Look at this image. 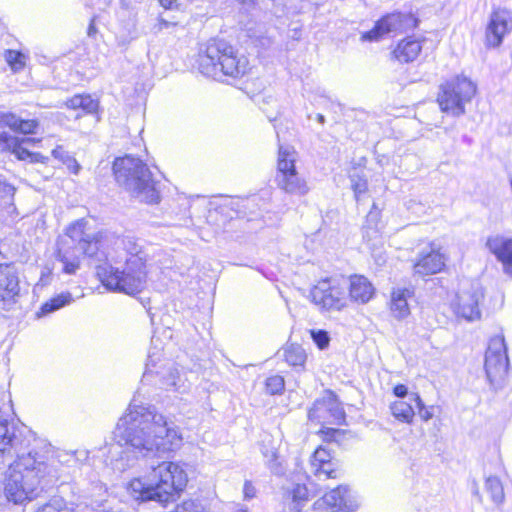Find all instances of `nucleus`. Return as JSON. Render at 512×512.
Listing matches in <instances>:
<instances>
[{"instance_id":"nucleus-34","label":"nucleus","mask_w":512,"mask_h":512,"mask_svg":"<svg viewBox=\"0 0 512 512\" xmlns=\"http://www.w3.org/2000/svg\"><path fill=\"white\" fill-rule=\"evenodd\" d=\"M38 512H73L62 500H53L42 506Z\"/></svg>"},{"instance_id":"nucleus-29","label":"nucleus","mask_w":512,"mask_h":512,"mask_svg":"<svg viewBox=\"0 0 512 512\" xmlns=\"http://www.w3.org/2000/svg\"><path fill=\"white\" fill-rule=\"evenodd\" d=\"M72 301V296L70 293H61L57 295L56 297L50 299L46 303H44L41 307L40 313H38V316L40 315H46L48 313H51L53 311H56L63 306L69 304Z\"/></svg>"},{"instance_id":"nucleus-50","label":"nucleus","mask_w":512,"mask_h":512,"mask_svg":"<svg viewBox=\"0 0 512 512\" xmlns=\"http://www.w3.org/2000/svg\"><path fill=\"white\" fill-rule=\"evenodd\" d=\"M170 26V22L164 20V19H161L160 20V23H159V29H163V28H168Z\"/></svg>"},{"instance_id":"nucleus-39","label":"nucleus","mask_w":512,"mask_h":512,"mask_svg":"<svg viewBox=\"0 0 512 512\" xmlns=\"http://www.w3.org/2000/svg\"><path fill=\"white\" fill-rule=\"evenodd\" d=\"M351 187L355 193L356 199H358L361 194L367 191V182L365 179L361 178L358 175H352Z\"/></svg>"},{"instance_id":"nucleus-6","label":"nucleus","mask_w":512,"mask_h":512,"mask_svg":"<svg viewBox=\"0 0 512 512\" xmlns=\"http://www.w3.org/2000/svg\"><path fill=\"white\" fill-rule=\"evenodd\" d=\"M248 66V59L238 56L234 48L224 40L209 41L198 57L200 72L215 80H221L223 76H243Z\"/></svg>"},{"instance_id":"nucleus-1","label":"nucleus","mask_w":512,"mask_h":512,"mask_svg":"<svg viewBox=\"0 0 512 512\" xmlns=\"http://www.w3.org/2000/svg\"><path fill=\"white\" fill-rule=\"evenodd\" d=\"M105 237V232L92 231L83 219L70 225L58 242L57 259L63 272L75 274L80 267L79 254H83L104 262L96 265V275L107 289L128 295L141 292L147 281V254L135 239L125 237L117 240L108 257L102 251Z\"/></svg>"},{"instance_id":"nucleus-35","label":"nucleus","mask_w":512,"mask_h":512,"mask_svg":"<svg viewBox=\"0 0 512 512\" xmlns=\"http://www.w3.org/2000/svg\"><path fill=\"white\" fill-rule=\"evenodd\" d=\"M310 334L319 349L323 350L329 346L330 337L325 330H311Z\"/></svg>"},{"instance_id":"nucleus-53","label":"nucleus","mask_w":512,"mask_h":512,"mask_svg":"<svg viewBox=\"0 0 512 512\" xmlns=\"http://www.w3.org/2000/svg\"><path fill=\"white\" fill-rule=\"evenodd\" d=\"M92 31H94V28H93L92 26H90V28H89V32H88V33H89V35H91V32H92Z\"/></svg>"},{"instance_id":"nucleus-41","label":"nucleus","mask_w":512,"mask_h":512,"mask_svg":"<svg viewBox=\"0 0 512 512\" xmlns=\"http://www.w3.org/2000/svg\"><path fill=\"white\" fill-rule=\"evenodd\" d=\"M81 109L86 113H94L98 109V101L93 99L90 95H82Z\"/></svg>"},{"instance_id":"nucleus-42","label":"nucleus","mask_w":512,"mask_h":512,"mask_svg":"<svg viewBox=\"0 0 512 512\" xmlns=\"http://www.w3.org/2000/svg\"><path fill=\"white\" fill-rule=\"evenodd\" d=\"M64 165H66V167L73 173V174H78L80 169H81V166L80 164L77 162V160L70 156V155H65V159H64Z\"/></svg>"},{"instance_id":"nucleus-23","label":"nucleus","mask_w":512,"mask_h":512,"mask_svg":"<svg viewBox=\"0 0 512 512\" xmlns=\"http://www.w3.org/2000/svg\"><path fill=\"white\" fill-rule=\"evenodd\" d=\"M10 148L13 149V154H15V156L20 160L30 158L32 162H36L39 161V158L41 157L40 154L31 153L26 148L22 147L21 144H18L17 139L11 135L5 132L0 133V151Z\"/></svg>"},{"instance_id":"nucleus-4","label":"nucleus","mask_w":512,"mask_h":512,"mask_svg":"<svg viewBox=\"0 0 512 512\" xmlns=\"http://www.w3.org/2000/svg\"><path fill=\"white\" fill-rule=\"evenodd\" d=\"M48 473L47 464L32 455L22 454L7 471L4 493L8 501L23 503L34 497L40 480Z\"/></svg>"},{"instance_id":"nucleus-3","label":"nucleus","mask_w":512,"mask_h":512,"mask_svg":"<svg viewBox=\"0 0 512 512\" xmlns=\"http://www.w3.org/2000/svg\"><path fill=\"white\" fill-rule=\"evenodd\" d=\"M148 480L149 483L140 478L131 480L127 487L129 494L137 501H154L165 507L185 489L188 475L179 463L163 461L152 466Z\"/></svg>"},{"instance_id":"nucleus-13","label":"nucleus","mask_w":512,"mask_h":512,"mask_svg":"<svg viewBox=\"0 0 512 512\" xmlns=\"http://www.w3.org/2000/svg\"><path fill=\"white\" fill-rule=\"evenodd\" d=\"M512 31V12L506 8H497L489 16L485 31L487 47H499L507 34Z\"/></svg>"},{"instance_id":"nucleus-7","label":"nucleus","mask_w":512,"mask_h":512,"mask_svg":"<svg viewBox=\"0 0 512 512\" xmlns=\"http://www.w3.org/2000/svg\"><path fill=\"white\" fill-rule=\"evenodd\" d=\"M297 153L292 146H279L275 181L279 189L290 195L304 196L310 188L296 170Z\"/></svg>"},{"instance_id":"nucleus-37","label":"nucleus","mask_w":512,"mask_h":512,"mask_svg":"<svg viewBox=\"0 0 512 512\" xmlns=\"http://www.w3.org/2000/svg\"><path fill=\"white\" fill-rule=\"evenodd\" d=\"M20 117L12 112H1L0 113V123L5 126H8L11 130L15 131L18 128V123L20 122Z\"/></svg>"},{"instance_id":"nucleus-45","label":"nucleus","mask_w":512,"mask_h":512,"mask_svg":"<svg viewBox=\"0 0 512 512\" xmlns=\"http://www.w3.org/2000/svg\"><path fill=\"white\" fill-rule=\"evenodd\" d=\"M52 155L64 163L65 155H69L61 146L56 147L52 150Z\"/></svg>"},{"instance_id":"nucleus-33","label":"nucleus","mask_w":512,"mask_h":512,"mask_svg":"<svg viewBox=\"0 0 512 512\" xmlns=\"http://www.w3.org/2000/svg\"><path fill=\"white\" fill-rule=\"evenodd\" d=\"M409 399L416 403V407L419 409V416L423 421H428L434 416L433 407H425L418 394H410Z\"/></svg>"},{"instance_id":"nucleus-9","label":"nucleus","mask_w":512,"mask_h":512,"mask_svg":"<svg viewBox=\"0 0 512 512\" xmlns=\"http://www.w3.org/2000/svg\"><path fill=\"white\" fill-rule=\"evenodd\" d=\"M508 363L504 337L502 335L492 337L485 354V371L491 385L496 388L501 386L507 374Z\"/></svg>"},{"instance_id":"nucleus-32","label":"nucleus","mask_w":512,"mask_h":512,"mask_svg":"<svg viewBox=\"0 0 512 512\" xmlns=\"http://www.w3.org/2000/svg\"><path fill=\"white\" fill-rule=\"evenodd\" d=\"M267 393L271 395L281 394L285 388L284 378L280 375L268 377L265 383Z\"/></svg>"},{"instance_id":"nucleus-44","label":"nucleus","mask_w":512,"mask_h":512,"mask_svg":"<svg viewBox=\"0 0 512 512\" xmlns=\"http://www.w3.org/2000/svg\"><path fill=\"white\" fill-rule=\"evenodd\" d=\"M243 493H244L245 499H252L255 497L256 490L250 481H245L244 487H243Z\"/></svg>"},{"instance_id":"nucleus-46","label":"nucleus","mask_w":512,"mask_h":512,"mask_svg":"<svg viewBox=\"0 0 512 512\" xmlns=\"http://www.w3.org/2000/svg\"><path fill=\"white\" fill-rule=\"evenodd\" d=\"M394 394L399 398H404L408 395V389L405 385L399 384L394 387Z\"/></svg>"},{"instance_id":"nucleus-8","label":"nucleus","mask_w":512,"mask_h":512,"mask_svg":"<svg viewBox=\"0 0 512 512\" xmlns=\"http://www.w3.org/2000/svg\"><path fill=\"white\" fill-rule=\"evenodd\" d=\"M475 93V84L466 77L458 76L440 86L437 101L443 112L458 117L465 113V104Z\"/></svg>"},{"instance_id":"nucleus-26","label":"nucleus","mask_w":512,"mask_h":512,"mask_svg":"<svg viewBox=\"0 0 512 512\" xmlns=\"http://www.w3.org/2000/svg\"><path fill=\"white\" fill-rule=\"evenodd\" d=\"M286 499L291 500L290 509L301 512L308 501V490L305 485L296 484L286 492Z\"/></svg>"},{"instance_id":"nucleus-24","label":"nucleus","mask_w":512,"mask_h":512,"mask_svg":"<svg viewBox=\"0 0 512 512\" xmlns=\"http://www.w3.org/2000/svg\"><path fill=\"white\" fill-rule=\"evenodd\" d=\"M421 44L418 40L407 38L402 40L393 51L394 57L400 62L414 61L421 52Z\"/></svg>"},{"instance_id":"nucleus-16","label":"nucleus","mask_w":512,"mask_h":512,"mask_svg":"<svg viewBox=\"0 0 512 512\" xmlns=\"http://www.w3.org/2000/svg\"><path fill=\"white\" fill-rule=\"evenodd\" d=\"M28 446L29 441L22 434H17L14 426H5L4 431L0 432V463L25 454Z\"/></svg>"},{"instance_id":"nucleus-11","label":"nucleus","mask_w":512,"mask_h":512,"mask_svg":"<svg viewBox=\"0 0 512 512\" xmlns=\"http://www.w3.org/2000/svg\"><path fill=\"white\" fill-rule=\"evenodd\" d=\"M158 360L160 359L156 357L155 353L149 354L144 375L148 376L153 373L159 374L161 375L162 384L166 390L182 394L188 392L190 389V381L187 377V372L183 368L179 369L173 366L168 367L165 372L156 370Z\"/></svg>"},{"instance_id":"nucleus-49","label":"nucleus","mask_w":512,"mask_h":512,"mask_svg":"<svg viewBox=\"0 0 512 512\" xmlns=\"http://www.w3.org/2000/svg\"><path fill=\"white\" fill-rule=\"evenodd\" d=\"M263 455L266 457V458H269L270 460H275L276 459V452L272 449L270 451H263Z\"/></svg>"},{"instance_id":"nucleus-21","label":"nucleus","mask_w":512,"mask_h":512,"mask_svg":"<svg viewBox=\"0 0 512 512\" xmlns=\"http://www.w3.org/2000/svg\"><path fill=\"white\" fill-rule=\"evenodd\" d=\"M487 246L501 262L503 272L512 277V239L491 238L487 241Z\"/></svg>"},{"instance_id":"nucleus-48","label":"nucleus","mask_w":512,"mask_h":512,"mask_svg":"<svg viewBox=\"0 0 512 512\" xmlns=\"http://www.w3.org/2000/svg\"><path fill=\"white\" fill-rule=\"evenodd\" d=\"M165 9H172L176 6L177 0H158Z\"/></svg>"},{"instance_id":"nucleus-22","label":"nucleus","mask_w":512,"mask_h":512,"mask_svg":"<svg viewBox=\"0 0 512 512\" xmlns=\"http://www.w3.org/2000/svg\"><path fill=\"white\" fill-rule=\"evenodd\" d=\"M374 295V287L370 281L361 275L350 277L349 298L357 303H367Z\"/></svg>"},{"instance_id":"nucleus-31","label":"nucleus","mask_w":512,"mask_h":512,"mask_svg":"<svg viewBox=\"0 0 512 512\" xmlns=\"http://www.w3.org/2000/svg\"><path fill=\"white\" fill-rule=\"evenodd\" d=\"M5 59L14 71L23 69L26 63V56L15 50H7L5 52Z\"/></svg>"},{"instance_id":"nucleus-40","label":"nucleus","mask_w":512,"mask_h":512,"mask_svg":"<svg viewBox=\"0 0 512 512\" xmlns=\"http://www.w3.org/2000/svg\"><path fill=\"white\" fill-rule=\"evenodd\" d=\"M6 393L5 391H0V432L4 431L5 426H9L10 423L8 421V413L6 408Z\"/></svg>"},{"instance_id":"nucleus-47","label":"nucleus","mask_w":512,"mask_h":512,"mask_svg":"<svg viewBox=\"0 0 512 512\" xmlns=\"http://www.w3.org/2000/svg\"><path fill=\"white\" fill-rule=\"evenodd\" d=\"M72 456L75 457L76 461H85L88 458V451L86 450H77L71 453Z\"/></svg>"},{"instance_id":"nucleus-2","label":"nucleus","mask_w":512,"mask_h":512,"mask_svg":"<svg viewBox=\"0 0 512 512\" xmlns=\"http://www.w3.org/2000/svg\"><path fill=\"white\" fill-rule=\"evenodd\" d=\"M115 434L143 456L178 449L182 435L177 426L154 408L130 404L119 419Z\"/></svg>"},{"instance_id":"nucleus-30","label":"nucleus","mask_w":512,"mask_h":512,"mask_svg":"<svg viewBox=\"0 0 512 512\" xmlns=\"http://www.w3.org/2000/svg\"><path fill=\"white\" fill-rule=\"evenodd\" d=\"M485 488L490 493L491 499L496 504H502L505 498L504 489L499 478L490 476L486 479Z\"/></svg>"},{"instance_id":"nucleus-38","label":"nucleus","mask_w":512,"mask_h":512,"mask_svg":"<svg viewBox=\"0 0 512 512\" xmlns=\"http://www.w3.org/2000/svg\"><path fill=\"white\" fill-rule=\"evenodd\" d=\"M18 128L16 132L22 133V134H35L37 132L39 123L37 120H23L20 119V122L18 123Z\"/></svg>"},{"instance_id":"nucleus-14","label":"nucleus","mask_w":512,"mask_h":512,"mask_svg":"<svg viewBox=\"0 0 512 512\" xmlns=\"http://www.w3.org/2000/svg\"><path fill=\"white\" fill-rule=\"evenodd\" d=\"M446 256L441 252V247L432 242L418 255L413 270L421 277L439 273L445 267Z\"/></svg>"},{"instance_id":"nucleus-52","label":"nucleus","mask_w":512,"mask_h":512,"mask_svg":"<svg viewBox=\"0 0 512 512\" xmlns=\"http://www.w3.org/2000/svg\"><path fill=\"white\" fill-rule=\"evenodd\" d=\"M30 142H35V139L34 138H27V139H23L22 140V143H30Z\"/></svg>"},{"instance_id":"nucleus-18","label":"nucleus","mask_w":512,"mask_h":512,"mask_svg":"<svg viewBox=\"0 0 512 512\" xmlns=\"http://www.w3.org/2000/svg\"><path fill=\"white\" fill-rule=\"evenodd\" d=\"M310 466L311 473L315 476L317 481L336 479L340 476V471L331 462L330 453L322 447H319L313 453Z\"/></svg>"},{"instance_id":"nucleus-15","label":"nucleus","mask_w":512,"mask_h":512,"mask_svg":"<svg viewBox=\"0 0 512 512\" xmlns=\"http://www.w3.org/2000/svg\"><path fill=\"white\" fill-rule=\"evenodd\" d=\"M311 296L315 304L328 310H341L347 304L345 293L338 287L323 281L313 288Z\"/></svg>"},{"instance_id":"nucleus-25","label":"nucleus","mask_w":512,"mask_h":512,"mask_svg":"<svg viewBox=\"0 0 512 512\" xmlns=\"http://www.w3.org/2000/svg\"><path fill=\"white\" fill-rule=\"evenodd\" d=\"M411 296L409 289H397L392 292L391 311L398 319L406 318L410 314L408 298Z\"/></svg>"},{"instance_id":"nucleus-19","label":"nucleus","mask_w":512,"mask_h":512,"mask_svg":"<svg viewBox=\"0 0 512 512\" xmlns=\"http://www.w3.org/2000/svg\"><path fill=\"white\" fill-rule=\"evenodd\" d=\"M321 502L331 508L333 511L354 512L358 505L352 501L348 495V487L340 485L330 492L326 493ZM320 500L315 504H319Z\"/></svg>"},{"instance_id":"nucleus-20","label":"nucleus","mask_w":512,"mask_h":512,"mask_svg":"<svg viewBox=\"0 0 512 512\" xmlns=\"http://www.w3.org/2000/svg\"><path fill=\"white\" fill-rule=\"evenodd\" d=\"M18 271L13 264H0V299L14 298L19 294Z\"/></svg>"},{"instance_id":"nucleus-10","label":"nucleus","mask_w":512,"mask_h":512,"mask_svg":"<svg viewBox=\"0 0 512 512\" xmlns=\"http://www.w3.org/2000/svg\"><path fill=\"white\" fill-rule=\"evenodd\" d=\"M418 19L412 13H391L378 20L373 29L361 36L362 41H378L390 33H405L414 29Z\"/></svg>"},{"instance_id":"nucleus-43","label":"nucleus","mask_w":512,"mask_h":512,"mask_svg":"<svg viewBox=\"0 0 512 512\" xmlns=\"http://www.w3.org/2000/svg\"><path fill=\"white\" fill-rule=\"evenodd\" d=\"M82 103V95H75L66 101V106L70 109H79Z\"/></svg>"},{"instance_id":"nucleus-5","label":"nucleus","mask_w":512,"mask_h":512,"mask_svg":"<svg viewBox=\"0 0 512 512\" xmlns=\"http://www.w3.org/2000/svg\"><path fill=\"white\" fill-rule=\"evenodd\" d=\"M113 171L117 183L133 197L146 203H156L159 192L156 181L146 163L140 158L126 155L115 159Z\"/></svg>"},{"instance_id":"nucleus-27","label":"nucleus","mask_w":512,"mask_h":512,"mask_svg":"<svg viewBox=\"0 0 512 512\" xmlns=\"http://www.w3.org/2000/svg\"><path fill=\"white\" fill-rule=\"evenodd\" d=\"M390 410L392 415L402 422L411 423L413 421L415 415L414 408L406 401H395L391 404Z\"/></svg>"},{"instance_id":"nucleus-17","label":"nucleus","mask_w":512,"mask_h":512,"mask_svg":"<svg viewBox=\"0 0 512 512\" xmlns=\"http://www.w3.org/2000/svg\"><path fill=\"white\" fill-rule=\"evenodd\" d=\"M311 420L334 422L340 424L345 417V413L340 404L333 398L317 400L309 410Z\"/></svg>"},{"instance_id":"nucleus-12","label":"nucleus","mask_w":512,"mask_h":512,"mask_svg":"<svg viewBox=\"0 0 512 512\" xmlns=\"http://www.w3.org/2000/svg\"><path fill=\"white\" fill-rule=\"evenodd\" d=\"M483 296L484 294L479 284H471L468 288L461 289L452 303L454 312L468 321L480 319L479 303Z\"/></svg>"},{"instance_id":"nucleus-54","label":"nucleus","mask_w":512,"mask_h":512,"mask_svg":"<svg viewBox=\"0 0 512 512\" xmlns=\"http://www.w3.org/2000/svg\"><path fill=\"white\" fill-rule=\"evenodd\" d=\"M237 512H248L247 509H239Z\"/></svg>"},{"instance_id":"nucleus-36","label":"nucleus","mask_w":512,"mask_h":512,"mask_svg":"<svg viewBox=\"0 0 512 512\" xmlns=\"http://www.w3.org/2000/svg\"><path fill=\"white\" fill-rule=\"evenodd\" d=\"M204 508L200 502L185 500L175 507L174 512H203Z\"/></svg>"},{"instance_id":"nucleus-28","label":"nucleus","mask_w":512,"mask_h":512,"mask_svg":"<svg viewBox=\"0 0 512 512\" xmlns=\"http://www.w3.org/2000/svg\"><path fill=\"white\" fill-rule=\"evenodd\" d=\"M284 358L289 365L302 367L306 361V353L301 346L291 344L285 348Z\"/></svg>"},{"instance_id":"nucleus-51","label":"nucleus","mask_w":512,"mask_h":512,"mask_svg":"<svg viewBox=\"0 0 512 512\" xmlns=\"http://www.w3.org/2000/svg\"><path fill=\"white\" fill-rule=\"evenodd\" d=\"M317 120L319 123L324 124L325 123V117L322 114L317 115Z\"/></svg>"}]
</instances>
